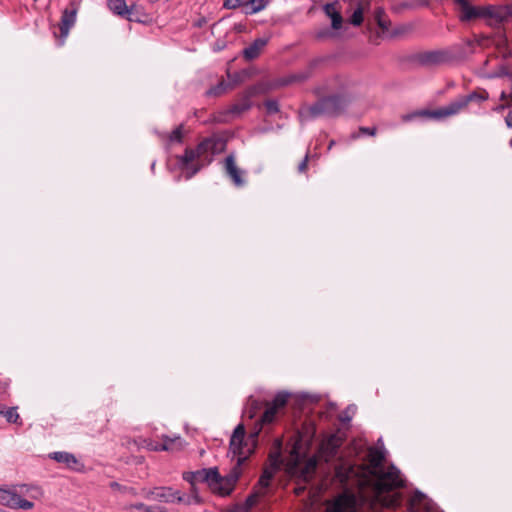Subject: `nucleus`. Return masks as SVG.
<instances>
[{
    "mask_svg": "<svg viewBox=\"0 0 512 512\" xmlns=\"http://www.w3.org/2000/svg\"><path fill=\"white\" fill-rule=\"evenodd\" d=\"M260 428L245 439V428L239 424L230 439V452L233 459L236 460V465L232 471L226 476L221 477L216 468L202 469L195 472H187L183 475L184 480L194 486V483H207L209 488L220 496L229 495L240 477L241 466L253 453L257 436Z\"/></svg>",
    "mask_w": 512,
    "mask_h": 512,
    "instance_id": "obj_2",
    "label": "nucleus"
},
{
    "mask_svg": "<svg viewBox=\"0 0 512 512\" xmlns=\"http://www.w3.org/2000/svg\"><path fill=\"white\" fill-rule=\"evenodd\" d=\"M108 8L116 15L124 16L128 14L129 10L124 0H109Z\"/></svg>",
    "mask_w": 512,
    "mask_h": 512,
    "instance_id": "obj_25",
    "label": "nucleus"
},
{
    "mask_svg": "<svg viewBox=\"0 0 512 512\" xmlns=\"http://www.w3.org/2000/svg\"><path fill=\"white\" fill-rule=\"evenodd\" d=\"M494 45L502 58L508 59L512 57V49L505 34L500 33L494 40Z\"/></svg>",
    "mask_w": 512,
    "mask_h": 512,
    "instance_id": "obj_21",
    "label": "nucleus"
},
{
    "mask_svg": "<svg viewBox=\"0 0 512 512\" xmlns=\"http://www.w3.org/2000/svg\"><path fill=\"white\" fill-rule=\"evenodd\" d=\"M309 77H310V71L309 72H305V73H299V74L293 75L288 82L304 81V80H306Z\"/></svg>",
    "mask_w": 512,
    "mask_h": 512,
    "instance_id": "obj_37",
    "label": "nucleus"
},
{
    "mask_svg": "<svg viewBox=\"0 0 512 512\" xmlns=\"http://www.w3.org/2000/svg\"><path fill=\"white\" fill-rule=\"evenodd\" d=\"M77 12L78 5L75 1H71L69 7L63 10L60 23V32L62 38L60 45L64 43V40L68 36L70 29L74 26Z\"/></svg>",
    "mask_w": 512,
    "mask_h": 512,
    "instance_id": "obj_13",
    "label": "nucleus"
},
{
    "mask_svg": "<svg viewBox=\"0 0 512 512\" xmlns=\"http://www.w3.org/2000/svg\"><path fill=\"white\" fill-rule=\"evenodd\" d=\"M272 458V464L266 467L263 470V473L258 481V484L255 486L254 492L249 495L246 501L243 503L245 507L250 511L256 504H258L260 498L264 497L269 490L270 483L272 478L274 477L275 472L279 468L280 455L277 454L275 456L270 455V459Z\"/></svg>",
    "mask_w": 512,
    "mask_h": 512,
    "instance_id": "obj_8",
    "label": "nucleus"
},
{
    "mask_svg": "<svg viewBox=\"0 0 512 512\" xmlns=\"http://www.w3.org/2000/svg\"><path fill=\"white\" fill-rule=\"evenodd\" d=\"M224 168L226 174L236 186L240 187L244 185L245 181L242 178L243 171L237 167L234 155L230 154L225 158Z\"/></svg>",
    "mask_w": 512,
    "mask_h": 512,
    "instance_id": "obj_16",
    "label": "nucleus"
},
{
    "mask_svg": "<svg viewBox=\"0 0 512 512\" xmlns=\"http://www.w3.org/2000/svg\"><path fill=\"white\" fill-rule=\"evenodd\" d=\"M307 162H308V154H306L305 158L302 160V162L298 166V171L300 173H303L307 169Z\"/></svg>",
    "mask_w": 512,
    "mask_h": 512,
    "instance_id": "obj_41",
    "label": "nucleus"
},
{
    "mask_svg": "<svg viewBox=\"0 0 512 512\" xmlns=\"http://www.w3.org/2000/svg\"><path fill=\"white\" fill-rule=\"evenodd\" d=\"M49 458L58 463L64 464L67 468L74 471H81L84 465L72 453L65 451H57L49 454Z\"/></svg>",
    "mask_w": 512,
    "mask_h": 512,
    "instance_id": "obj_14",
    "label": "nucleus"
},
{
    "mask_svg": "<svg viewBox=\"0 0 512 512\" xmlns=\"http://www.w3.org/2000/svg\"><path fill=\"white\" fill-rule=\"evenodd\" d=\"M500 99H501V100H505V101H506V100H508V99H510V100H511V103H508L506 106H507V107L512 106V96H511V95H508L507 93L502 92V93H501V95H500Z\"/></svg>",
    "mask_w": 512,
    "mask_h": 512,
    "instance_id": "obj_42",
    "label": "nucleus"
},
{
    "mask_svg": "<svg viewBox=\"0 0 512 512\" xmlns=\"http://www.w3.org/2000/svg\"><path fill=\"white\" fill-rule=\"evenodd\" d=\"M334 145V141H331L330 144H329V147L328 149H331V147Z\"/></svg>",
    "mask_w": 512,
    "mask_h": 512,
    "instance_id": "obj_47",
    "label": "nucleus"
},
{
    "mask_svg": "<svg viewBox=\"0 0 512 512\" xmlns=\"http://www.w3.org/2000/svg\"><path fill=\"white\" fill-rule=\"evenodd\" d=\"M184 446L183 440L177 436L174 438H170L168 436L162 437V443L156 444L152 447L155 451H178L181 450Z\"/></svg>",
    "mask_w": 512,
    "mask_h": 512,
    "instance_id": "obj_18",
    "label": "nucleus"
},
{
    "mask_svg": "<svg viewBox=\"0 0 512 512\" xmlns=\"http://www.w3.org/2000/svg\"><path fill=\"white\" fill-rule=\"evenodd\" d=\"M267 5L266 0H249L247 2V6H249L250 10L247 11L248 14H255L263 10Z\"/></svg>",
    "mask_w": 512,
    "mask_h": 512,
    "instance_id": "obj_27",
    "label": "nucleus"
},
{
    "mask_svg": "<svg viewBox=\"0 0 512 512\" xmlns=\"http://www.w3.org/2000/svg\"><path fill=\"white\" fill-rule=\"evenodd\" d=\"M143 496L148 500L159 501L163 503H174L178 498V491L170 487H154L152 489H143Z\"/></svg>",
    "mask_w": 512,
    "mask_h": 512,
    "instance_id": "obj_11",
    "label": "nucleus"
},
{
    "mask_svg": "<svg viewBox=\"0 0 512 512\" xmlns=\"http://www.w3.org/2000/svg\"><path fill=\"white\" fill-rule=\"evenodd\" d=\"M232 512H249L247 507H245L243 504L236 506Z\"/></svg>",
    "mask_w": 512,
    "mask_h": 512,
    "instance_id": "obj_43",
    "label": "nucleus"
},
{
    "mask_svg": "<svg viewBox=\"0 0 512 512\" xmlns=\"http://www.w3.org/2000/svg\"><path fill=\"white\" fill-rule=\"evenodd\" d=\"M343 108V99L339 95L320 98L312 105L303 107L299 116L301 121H309L321 116H336Z\"/></svg>",
    "mask_w": 512,
    "mask_h": 512,
    "instance_id": "obj_7",
    "label": "nucleus"
},
{
    "mask_svg": "<svg viewBox=\"0 0 512 512\" xmlns=\"http://www.w3.org/2000/svg\"><path fill=\"white\" fill-rule=\"evenodd\" d=\"M133 507L142 512H164V508L161 506H148L143 503L134 504Z\"/></svg>",
    "mask_w": 512,
    "mask_h": 512,
    "instance_id": "obj_31",
    "label": "nucleus"
},
{
    "mask_svg": "<svg viewBox=\"0 0 512 512\" xmlns=\"http://www.w3.org/2000/svg\"><path fill=\"white\" fill-rule=\"evenodd\" d=\"M150 2L154 3V2H157L158 0H149Z\"/></svg>",
    "mask_w": 512,
    "mask_h": 512,
    "instance_id": "obj_49",
    "label": "nucleus"
},
{
    "mask_svg": "<svg viewBox=\"0 0 512 512\" xmlns=\"http://www.w3.org/2000/svg\"><path fill=\"white\" fill-rule=\"evenodd\" d=\"M376 21H377V24L378 26L383 30V31H387L388 28H389V21L385 18V14H384V11L382 9H378L376 11Z\"/></svg>",
    "mask_w": 512,
    "mask_h": 512,
    "instance_id": "obj_30",
    "label": "nucleus"
},
{
    "mask_svg": "<svg viewBox=\"0 0 512 512\" xmlns=\"http://www.w3.org/2000/svg\"><path fill=\"white\" fill-rule=\"evenodd\" d=\"M167 138H168L170 143H174V142L180 143V142H182V138H183V125H179L178 127H176L167 136Z\"/></svg>",
    "mask_w": 512,
    "mask_h": 512,
    "instance_id": "obj_29",
    "label": "nucleus"
},
{
    "mask_svg": "<svg viewBox=\"0 0 512 512\" xmlns=\"http://www.w3.org/2000/svg\"><path fill=\"white\" fill-rule=\"evenodd\" d=\"M360 132L363 134L374 136L376 134V128L362 127L360 128Z\"/></svg>",
    "mask_w": 512,
    "mask_h": 512,
    "instance_id": "obj_40",
    "label": "nucleus"
},
{
    "mask_svg": "<svg viewBox=\"0 0 512 512\" xmlns=\"http://www.w3.org/2000/svg\"><path fill=\"white\" fill-rule=\"evenodd\" d=\"M254 94V91L250 90L248 91L242 99L238 102L233 104L227 111L228 114L231 115H240L241 113L247 111L251 107V97Z\"/></svg>",
    "mask_w": 512,
    "mask_h": 512,
    "instance_id": "obj_20",
    "label": "nucleus"
},
{
    "mask_svg": "<svg viewBox=\"0 0 512 512\" xmlns=\"http://www.w3.org/2000/svg\"><path fill=\"white\" fill-rule=\"evenodd\" d=\"M241 5V0H225L224 7L228 9H235Z\"/></svg>",
    "mask_w": 512,
    "mask_h": 512,
    "instance_id": "obj_38",
    "label": "nucleus"
},
{
    "mask_svg": "<svg viewBox=\"0 0 512 512\" xmlns=\"http://www.w3.org/2000/svg\"><path fill=\"white\" fill-rule=\"evenodd\" d=\"M322 61V59H315L313 60L311 63H310V70L312 68H314L316 65H318V63H320Z\"/></svg>",
    "mask_w": 512,
    "mask_h": 512,
    "instance_id": "obj_45",
    "label": "nucleus"
},
{
    "mask_svg": "<svg viewBox=\"0 0 512 512\" xmlns=\"http://www.w3.org/2000/svg\"><path fill=\"white\" fill-rule=\"evenodd\" d=\"M196 484L194 486L191 484V494L190 495H181L178 491V498H176V502L183 503L185 505H197L202 503L201 497L198 495Z\"/></svg>",
    "mask_w": 512,
    "mask_h": 512,
    "instance_id": "obj_22",
    "label": "nucleus"
},
{
    "mask_svg": "<svg viewBox=\"0 0 512 512\" xmlns=\"http://www.w3.org/2000/svg\"><path fill=\"white\" fill-rule=\"evenodd\" d=\"M4 417L7 419L10 423H15L17 419L19 418V414L17 413L15 408H9L5 412H1Z\"/></svg>",
    "mask_w": 512,
    "mask_h": 512,
    "instance_id": "obj_34",
    "label": "nucleus"
},
{
    "mask_svg": "<svg viewBox=\"0 0 512 512\" xmlns=\"http://www.w3.org/2000/svg\"><path fill=\"white\" fill-rule=\"evenodd\" d=\"M315 434V428L309 427L305 433H299V440L294 444L287 459V470L290 474L309 481L317 468L316 456L308 457L302 450L304 444H309Z\"/></svg>",
    "mask_w": 512,
    "mask_h": 512,
    "instance_id": "obj_4",
    "label": "nucleus"
},
{
    "mask_svg": "<svg viewBox=\"0 0 512 512\" xmlns=\"http://www.w3.org/2000/svg\"><path fill=\"white\" fill-rule=\"evenodd\" d=\"M267 43L268 39L266 38L255 39L252 44H250L243 50V56L247 60H253L257 58L260 55L262 49L267 45Z\"/></svg>",
    "mask_w": 512,
    "mask_h": 512,
    "instance_id": "obj_19",
    "label": "nucleus"
},
{
    "mask_svg": "<svg viewBox=\"0 0 512 512\" xmlns=\"http://www.w3.org/2000/svg\"><path fill=\"white\" fill-rule=\"evenodd\" d=\"M356 408L354 406H350L347 408V410L340 414L339 419L341 422L346 423L351 420V414L355 412Z\"/></svg>",
    "mask_w": 512,
    "mask_h": 512,
    "instance_id": "obj_36",
    "label": "nucleus"
},
{
    "mask_svg": "<svg viewBox=\"0 0 512 512\" xmlns=\"http://www.w3.org/2000/svg\"><path fill=\"white\" fill-rule=\"evenodd\" d=\"M508 75H509V71H508L507 67L505 65H500L496 70L487 73L485 76L487 78L492 79V78H499V77H504V76H508Z\"/></svg>",
    "mask_w": 512,
    "mask_h": 512,
    "instance_id": "obj_32",
    "label": "nucleus"
},
{
    "mask_svg": "<svg viewBox=\"0 0 512 512\" xmlns=\"http://www.w3.org/2000/svg\"><path fill=\"white\" fill-rule=\"evenodd\" d=\"M510 146L512 147V139H511V141H510Z\"/></svg>",
    "mask_w": 512,
    "mask_h": 512,
    "instance_id": "obj_50",
    "label": "nucleus"
},
{
    "mask_svg": "<svg viewBox=\"0 0 512 512\" xmlns=\"http://www.w3.org/2000/svg\"><path fill=\"white\" fill-rule=\"evenodd\" d=\"M349 81L341 76H335L328 80L324 87H317L315 93L322 94L325 91H344L348 88Z\"/></svg>",
    "mask_w": 512,
    "mask_h": 512,
    "instance_id": "obj_17",
    "label": "nucleus"
},
{
    "mask_svg": "<svg viewBox=\"0 0 512 512\" xmlns=\"http://www.w3.org/2000/svg\"><path fill=\"white\" fill-rule=\"evenodd\" d=\"M259 409V403L254 399H249L248 404L244 409V415L249 418H253Z\"/></svg>",
    "mask_w": 512,
    "mask_h": 512,
    "instance_id": "obj_28",
    "label": "nucleus"
},
{
    "mask_svg": "<svg viewBox=\"0 0 512 512\" xmlns=\"http://www.w3.org/2000/svg\"><path fill=\"white\" fill-rule=\"evenodd\" d=\"M265 108L269 114H275L279 111L278 102L275 100H267L265 102Z\"/></svg>",
    "mask_w": 512,
    "mask_h": 512,
    "instance_id": "obj_35",
    "label": "nucleus"
},
{
    "mask_svg": "<svg viewBox=\"0 0 512 512\" xmlns=\"http://www.w3.org/2000/svg\"><path fill=\"white\" fill-rule=\"evenodd\" d=\"M327 34H328V32H327V31H321V32H318V33H317V38H319V39L324 38V37H326V36H327Z\"/></svg>",
    "mask_w": 512,
    "mask_h": 512,
    "instance_id": "obj_46",
    "label": "nucleus"
},
{
    "mask_svg": "<svg viewBox=\"0 0 512 512\" xmlns=\"http://www.w3.org/2000/svg\"><path fill=\"white\" fill-rule=\"evenodd\" d=\"M450 58L451 55L447 50H430L417 55V61L424 66L440 65L448 62Z\"/></svg>",
    "mask_w": 512,
    "mask_h": 512,
    "instance_id": "obj_12",
    "label": "nucleus"
},
{
    "mask_svg": "<svg viewBox=\"0 0 512 512\" xmlns=\"http://www.w3.org/2000/svg\"><path fill=\"white\" fill-rule=\"evenodd\" d=\"M334 437H331L321 448V456L328 463L337 455L338 444Z\"/></svg>",
    "mask_w": 512,
    "mask_h": 512,
    "instance_id": "obj_23",
    "label": "nucleus"
},
{
    "mask_svg": "<svg viewBox=\"0 0 512 512\" xmlns=\"http://www.w3.org/2000/svg\"><path fill=\"white\" fill-rule=\"evenodd\" d=\"M432 509L433 503L420 491H415L408 501L407 512H417L419 510L431 512Z\"/></svg>",
    "mask_w": 512,
    "mask_h": 512,
    "instance_id": "obj_15",
    "label": "nucleus"
},
{
    "mask_svg": "<svg viewBox=\"0 0 512 512\" xmlns=\"http://www.w3.org/2000/svg\"><path fill=\"white\" fill-rule=\"evenodd\" d=\"M225 90L224 83H220L217 87L212 88L208 91L209 95L218 96Z\"/></svg>",
    "mask_w": 512,
    "mask_h": 512,
    "instance_id": "obj_39",
    "label": "nucleus"
},
{
    "mask_svg": "<svg viewBox=\"0 0 512 512\" xmlns=\"http://www.w3.org/2000/svg\"><path fill=\"white\" fill-rule=\"evenodd\" d=\"M290 394L287 392H279L276 394L271 403H269L261 417L262 424L272 423L277 413L285 407Z\"/></svg>",
    "mask_w": 512,
    "mask_h": 512,
    "instance_id": "obj_10",
    "label": "nucleus"
},
{
    "mask_svg": "<svg viewBox=\"0 0 512 512\" xmlns=\"http://www.w3.org/2000/svg\"><path fill=\"white\" fill-rule=\"evenodd\" d=\"M368 460L369 465H356L342 456L336 459L335 478L347 489L327 501L324 512H365L376 503L387 507L400 505L399 493L390 498L384 496L385 492L405 485L400 470L394 465L385 466V454L376 448L369 450Z\"/></svg>",
    "mask_w": 512,
    "mask_h": 512,
    "instance_id": "obj_1",
    "label": "nucleus"
},
{
    "mask_svg": "<svg viewBox=\"0 0 512 512\" xmlns=\"http://www.w3.org/2000/svg\"><path fill=\"white\" fill-rule=\"evenodd\" d=\"M41 496L42 490L37 486L23 484L11 488L0 487V504L11 509L30 510L34 507L32 500Z\"/></svg>",
    "mask_w": 512,
    "mask_h": 512,
    "instance_id": "obj_6",
    "label": "nucleus"
},
{
    "mask_svg": "<svg viewBox=\"0 0 512 512\" xmlns=\"http://www.w3.org/2000/svg\"><path fill=\"white\" fill-rule=\"evenodd\" d=\"M363 22V9L358 7L354 10L350 18V23L354 26H360Z\"/></svg>",
    "mask_w": 512,
    "mask_h": 512,
    "instance_id": "obj_33",
    "label": "nucleus"
},
{
    "mask_svg": "<svg viewBox=\"0 0 512 512\" xmlns=\"http://www.w3.org/2000/svg\"><path fill=\"white\" fill-rule=\"evenodd\" d=\"M505 122L509 128H512V110L506 116Z\"/></svg>",
    "mask_w": 512,
    "mask_h": 512,
    "instance_id": "obj_44",
    "label": "nucleus"
},
{
    "mask_svg": "<svg viewBox=\"0 0 512 512\" xmlns=\"http://www.w3.org/2000/svg\"><path fill=\"white\" fill-rule=\"evenodd\" d=\"M466 107H467V105H466L463 97L461 96V97L457 98L455 101L449 103L445 107L439 108V109L431 111V112L423 111V112H419V113L404 115L402 117V120L410 121L412 118H414L416 116H428L431 118L440 119V118L456 115Z\"/></svg>",
    "mask_w": 512,
    "mask_h": 512,
    "instance_id": "obj_9",
    "label": "nucleus"
},
{
    "mask_svg": "<svg viewBox=\"0 0 512 512\" xmlns=\"http://www.w3.org/2000/svg\"><path fill=\"white\" fill-rule=\"evenodd\" d=\"M325 14L331 18L332 28L338 30L342 26L343 18L341 14L335 10V6L332 3H328L324 6Z\"/></svg>",
    "mask_w": 512,
    "mask_h": 512,
    "instance_id": "obj_24",
    "label": "nucleus"
},
{
    "mask_svg": "<svg viewBox=\"0 0 512 512\" xmlns=\"http://www.w3.org/2000/svg\"><path fill=\"white\" fill-rule=\"evenodd\" d=\"M224 148V141L216 136L205 138L195 149L187 148L185 154L179 157V164L186 173V178H191L202 167L208 165L213 156L223 151Z\"/></svg>",
    "mask_w": 512,
    "mask_h": 512,
    "instance_id": "obj_3",
    "label": "nucleus"
},
{
    "mask_svg": "<svg viewBox=\"0 0 512 512\" xmlns=\"http://www.w3.org/2000/svg\"><path fill=\"white\" fill-rule=\"evenodd\" d=\"M460 8V20L469 22L477 19H486L496 22H507L512 17V4L505 6H473L469 0H455Z\"/></svg>",
    "mask_w": 512,
    "mask_h": 512,
    "instance_id": "obj_5",
    "label": "nucleus"
},
{
    "mask_svg": "<svg viewBox=\"0 0 512 512\" xmlns=\"http://www.w3.org/2000/svg\"><path fill=\"white\" fill-rule=\"evenodd\" d=\"M505 107H506L505 105H501V106L499 107V109H504Z\"/></svg>",
    "mask_w": 512,
    "mask_h": 512,
    "instance_id": "obj_48",
    "label": "nucleus"
},
{
    "mask_svg": "<svg viewBox=\"0 0 512 512\" xmlns=\"http://www.w3.org/2000/svg\"><path fill=\"white\" fill-rule=\"evenodd\" d=\"M466 105H468L470 102H483L486 101L489 98V94L484 89H478L466 96H462Z\"/></svg>",
    "mask_w": 512,
    "mask_h": 512,
    "instance_id": "obj_26",
    "label": "nucleus"
}]
</instances>
